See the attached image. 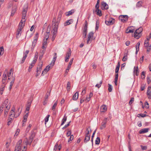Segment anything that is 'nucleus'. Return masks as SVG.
I'll return each mask as SVG.
<instances>
[{"label":"nucleus","mask_w":151,"mask_h":151,"mask_svg":"<svg viewBox=\"0 0 151 151\" xmlns=\"http://www.w3.org/2000/svg\"><path fill=\"white\" fill-rule=\"evenodd\" d=\"M149 129L148 128L142 129L139 131V133L140 134H144L147 132Z\"/></svg>","instance_id":"f3484780"},{"label":"nucleus","mask_w":151,"mask_h":151,"mask_svg":"<svg viewBox=\"0 0 151 151\" xmlns=\"http://www.w3.org/2000/svg\"><path fill=\"white\" fill-rule=\"evenodd\" d=\"M7 76H12V77H13V69L11 68L10 70V72H7Z\"/></svg>","instance_id":"a878e982"},{"label":"nucleus","mask_w":151,"mask_h":151,"mask_svg":"<svg viewBox=\"0 0 151 151\" xmlns=\"http://www.w3.org/2000/svg\"><path fill=\"white\" fill-rule=\"evenodd\" d=\"M57 101H56L55 102V103H54L52 107V110H54L55 109V108L57 105Z\"/></svg>","instance_id":"8fccbe9b"},{"label":"nucleus","mask_w":151,"mask_h":151,"mask_svg":"<svg viewBox=\"0 0 151 151\" xmlns=\"http://www.w3.org/2000/svg\"><path fill=\"white\" fill-rule=\"evenodd\" d=\"M90 135H86L84 139V142H88L90 139Z\"/></svg>","instance_id":"7c9ffc66"},{"label":"nucleus","mask_w":151,"mask_h":151,"mask_svg":"<svg viewBox=\"0 0 151 151\" xmlns=\"http://www.w3.org/2000/svg\"><path fill=\"white\" fill-rule=\"evenodd\" d=\"M95 12L96 13V14L97 15H99V16H101V10L99 9H96Z\"/></svg>","instance_id":"bb28decb"},{"label":"nucleus","mask_w":151,"mask_h":151,"mask_svg":"<svg viewBox=\"0 0 151 151\" xmlns=\"http://www.w3.org/2000/svg\"><path fill=\"white\" fill-rule=\"evenodd\" d=\"M147 94L148 98L149 99H151V87L150 86L148 88Z\"/></svg>","instance_id":"ddd939ff"},{"label":"nucleus","mask_w":151,"mask_h":151,"mask_svg":"<svg viewBox=\"0 0 151 151\" xmlns=\"http://www.w3.org/2000/svg\"><path fill=\"white\" fill-rule=\"evenodd\" d=\"M47 43V41L45 40V39H44L43 40L42 45V48L43 49H45L46 48V47L45 46Z\"/></svg>","instance_id":"c756f323"},{"label":"nucleus","mask_w":151,"mask_h":151,"mask_svg":"<svg viewBox=\"0 0 151 151\" xmlns=\"http://www.w3.org/2000/svg\"><path fill=\"white\" fill-rule=\"evenodd\" d=\"M87 27H84L83 31V34H85V36L86 35L87 33Z\"/></svg>","instance_id":"79ce46f5"},{"label":"nucleus","mask_w":151,"mask_h":151,"mask_svg":"<svg viewBox=\"0 0 151 151\" xmlns=\"http://www.w3.org/2000/svg\"><path fill=\"white\" fill-rule=\"evenodd\" d=\"M33 137H34V135L32 134L29 137L28 139L26 138V140L25 141H24V142L26 145H31V144L33 139Z\"/></svg>","instance_id":"7ed1b4c3"},{"label":"nucleus","mask_w":151,"mask_h":151,"mask_svg":"<svg viewBox=\"0 0 151 151\" xmlns=\"http://www.w3.org/2000/svg\"><path fill=\"white\" fill-rule=\"evenodd\" d=\"M28 6L26 5L23 9L22 13V19H24V21H26L25 17L27 15V11Z\"/></svg>","instance_id":"20e7f679"},{"label":"nucleus","mask_w":151,"mask_h":151,"mask_svg":"<svg viewBox=\"0 0 151 151\" xmlns=\"http://www.w3.org/2000/svg\"><path fill=\"white\" fill-rule=\"evenodd\" d=\"M40 73H41L40 71L39 70H38V69H37L36 73V75H35L36 77H37L39 76V74H40Z\"/></svg>","instance_id":"e2e57ef3"},{"label":"nucleus","mask_w":151,"mask_h":151,"mask_svg":"<svg viewBox=\"0 0 151 151\" xmlns=\"http://www.w3.org/2000/svg\"><path fill=\"white\" fill-rule=\"evenodd\" d=\"M15 80V76H14L12 78V81L10 83V85L9 88V90H10L12 88V87L14 83V82Z\"/></svg>","instance_id":"dca6fc26"},{"label":"nucleus","mask_w":151,"mask_h":151,"mask_svg":"<svg viewBox=\"0 0 151 151\" xmlns=\"http://www.w3.org/2000/svg\"><path fill=\"white\" fill-rule=\"evenodd\" d=\"M100 142V139L99 137H97L95 141V144L96 145H99Z\"/></svg>","instance_id":"ea45409f"},{"label":"nucleus","mask_w":151,"mask_h":151,"mask_svg":"<svg viewBox=\"0 0 151 151\" xmlns=\"http://www.w3.org/2000/svg\"><path fill=\"white\" fill-rule=\"evenodd\" d=\"M128 30V29H126V32L127 33H133L134 32V31L133 29H129L128 32H127V31Z\"/></svg>","instance_id":"864d4df0"},{"label":"nucleus","mask_w":151,"mask_h":151,"mask_svg":"<svg viewBox=\"0 0 151 151\" xmlns=\"http://www.w3.org/2000/svg\"><path fill=\"white\" fill-rule=\"evenodd\" d=\"M4 52V49L3 47H0V56L3 54Z\"/></svg>","instance_id":"49530a36"},{"label":"nucleus","mask_w":151,"mask_h":151,"mask_svg":"<svg viewBox=\"0 0 151 151\" xmlns=\"http://www.w3.org/2000/svg\"><path fill=\"white\" fill-rule=\"evenodd\" d=\"M50 116L49 114L44 119L45 121V124H46V123L49 120V118Z\"/></svg>","instance_id":"a18cd8bd"},{"label":"nucleus","mask_w":151,"mask_h":151,"mask_svg":"<svg viewBox=\"0 0 151 151\" xmlns=\"http://www.w3.org/2000/svg\"><path fill=\"white\" fill-rule=\"evenodd\" d=\"M20 107H19L18 108V111H16V113L17 114V112L18 115H16V116H15V117H17V116H19V115L20 114V113L21 112V111H22V110H21L19 111V110H20Z\"/></svg>","instance_id":"37998d69"},{"label":"nucleus","mask_w":151,"mask_h":151,"mask_svg":"<svg viewBox=\"0 0 151 151\" xmlns=\"http://www.w3.org/2000/svg\"><path fill=\"white\" fill-rule=\"evenodd\" d=\"M93 34L94 33L93 32H91L89 33L88 35V39L87 41V44H88L90 42V43L91 42V40H92V37H93Z\"/></svg>","instance_id":"0eeeda50"},{"label":"nucleus","mask_w":151,"mask_h":151,"mask_svg":"<svg viewBox=\"0 0 151 151\" xmlns=\"http://www.w3.org/2000/svg\"><path fill=\"white\" fill-rule=\"evenodd\" d=\"M91 132V129H90V131H89V130H88V128H87L86 129V135H90V133Z\"/></svg>","instance_id":"5fc2aeb1"},{"label":"nucleus","mask_w":151,"mask_h":151,"mask_svg":"<svg viewBox=\"0 0 151 151\" xmlns=\"http://www.w3.org/2000/svg\"><path fill=\"white\" fill-rule=\"evenodd\" d=\"M7 75L6 74L4 73L3 75L2 79L6 80Z\"/></svg>","instance_id":"774afa93"},{"label":"nucleus","mask_w":151,"mask_h":151,"mask_svg":"<svg viewBox=\"0 0 151 151\" xmlns=\"http://www.w3.org/2000/svg\"><path fill=\"white\" fill-rule=\"evenodd\" d=\"M140 43L139 42H138L136 45V54H137V53L139 51V46L140 45Z\"/></svg>","instance_id":"4be33fe9"},{"label":"nucleus","mask_w":151,"mask_h":151,"mask_svg":"<svg viewBox=\"0 0 151 151\" xmlns=\"http://www.w3.org/2000/svg\"><path fill=\"white\" fill-rule=\"evenodd\" d=\"M149 40V39L148 38H147V40H146L145 41L144 45L145 47H147L149 46V44L148 42Z\"/></svg>","instance_id":"f704fd0d"},{"label":"nucleus","mask_w":151,"mask_h":151,"mask_svg":"<svg viewBox=\"0 0 151 151\" xmlns=\"http://www.w3.org/2000/svg\"><path fill=\"white\" fill-rule=\"evenodd\" d=\"M145 72L144 71H143L142 73V74L141 75V77L142 79H144L145 78Z\"/></svg>","instance_id":"bf43d9fd"},{"label":"nucleus","mask_w":151,"mask_h":151,"mask_svg":"<svg viewBox=\"0 0 151 151\" xmlns=\"http://www.w3.org/2000/svg\"><path fill=\"white\" fill-rule=\"evenodd\" d=\"M12 118H10L9 117L8 120V122H7V125H9L11 123H12Z\"/></svg>","instance_id":"c03bdc74"},{"label":"nucleus","mask_w":151,"mask_h":151,"mask_svg":"<svg viewBox=\"0 0 151 151\" xmlns=\"http://www.w3.org/2000/svg\"><path fill=\"white\" fill-rule=\"evenodd\" d=\"M127 54L126 53V54H124V56L123 57L122 60L123 61H126L127 60Z\"/></svg>","instance_id":"a19ab883"},{"label":"nucleus","mask_w":151,"mask_h":151,"mask_svg":"<svg viewBox=\"0 0 151 151\" xmlns=\"http://www.w3.org/2000/svg\"><path fill=\"white\" fill-rule=\"evenodd\" d=\"M102 83V81H100L99 84H97L95 86L96 87H97L98 88H99L101 87V85Z\"/></svg>","instance_id":"680f3d73"},{"label":"nucleus","mask_w":151,"mask_h":151,"mask_svg":"<svg viewBox=\"0 0 151 151\" xmlns=\"http://www.w3.org/2000/svg\"><path fill=\"white\" fill-rule=\"evenodd\" d=\"M42 61H40L39 63V65L37 66V69H38V70H39L41 71L42 69Z\"/></svg>","instance_id":"6ab92c4d"},{"label":"nucleus","mask_w":151,"mask_h":151,"mask_svg":"<svg viewBox=\"0 0 151 151\" xmlns=\"http://www.w3.org/2000/svg\"><path fill=\"white\" fill-rule=\"evenodd\" d=\"M27 56V55H24L23 57L22 58V59L21 62V63H23L24 61L26 58Z\"/></svg>","instance_id":"4d7b16f0"},{"label":"nucleus","mask_w":151,"mask_h":151,"mask_svg":"<svg viewBox=\"0 0 151 151\" xmlns=\"http://www.w3.org/2000/svg\"><path fill=\"white\" fill-rule=\"evenodd\" d=\"M24 21V19H22L19 24V27H24L25 25V22Z\"/></svg>","instance_id":"393cba45"},{"label":"nucleus","mask_w":151,"mask_h":151,"mask_svg":"<svg viewBox=\"0 0 151 151\" xmlns=\"http://www.w3.org/2000/svg\"><path fill=\"white\" fill-rule=\"evenodd\" d=\"M134 101V98L133 97L132 98L129 102V104L131 105Z\"/></svg>","instance_id":"6e6d98bb"},{"label":"nucleus","mask_w":151,"mask_h":151,"mask_svg":"<svg viewBox=\"0 0 151 151\" xmlns=\"http://www.w3.org/2000/svg\"><path fill=\"white\" fill-rule=\"evenodd\" d=\"M22 140H19L17 142L16 147H17V151H23V150L21 151V146L22 143Z\"/></svg>","instance_id":"6e6552de"},{"label":"nucleus","mask_w":151,"mask_h":151,"mask_svg":"<svg viewBox=\"0 0 151 151\" xmlns=\"http://www.w3.org/2000/svg\"><path fill=\"white\" fill-rule=\"evenodd\" d=\"M107 118H105L101 123V126L100 127L101 129H102L105 127L106 124L107 122Z\"/></svg>","instance_id":"f8f14e48"},{"label":"nucleus","mask_w":151,"mask_h":151,"mask_svg":"<svg viewBox=\"0 0 151 151\" xmlns=\"http://www.w3.org/2000/svg\"><path fill=\"white\" fill-rule=\"evenodd\" d=\"M57 20L55 18H54L52 20V30L51 31L52 35V40L53 41L55 40L56 34L57 33L58 24L56 25Z\"/></svg>","instance_id":"f257e3e1"},{"label":"nucleus","mask_w":151,"mask_h":151,"mask_svg":"<svg viewBox=\"0 0 151 151\" xmlns=\"http://www.w3.org/2000/svg\"><path fill=\"white\" fill-rule=\"evenodd\" d=\"M32 101V100L29 101V100L28 101L27 104L26 106V111H29L30 108Z\"/></svg>","instance_id":"4468645a"},{"label":"nucleus","mask_w":151,"mask_h":151,"mask_svg":"<svg viewBox=\"0 0 151 151\" xmlns=\"http://www.w3.org/2000/svg\"><path fill=\"white\" fill-rule=\"evenodd\" d=\"M5 85H2L0 88V94L2 95L3 94V91L4 90Z\"/></svg>","instance_id":"473e14b6"},{"label":"nucleus","mask_w":151,"mask_h":151,"mask_svg":"<svg viewBox=\"0 0 151 151\" xmlns=\"http://www.w3.org/2000/svg\"><path fill=\"white\" fill-rule=\"evenodd\" d=\"M73 22V19H70L66 21L64 24L65 26H66L68 25L72 24Z\"/></svg>","instance_id":"a211bd4d"},{"label":"nucleus","mask_w":151,"mask_h":151,"mask_svg":"<svg viewBox=\"0 0 151 151\" xmlns=\"http://www.w3.org/2000/svg\"><path fill=\"white\" fill-rule=\"evenodd\" d=\"M62 16V12H59L56 24H58L60 21L61 18Z\"/></svg>","instance_id":"2eb2a0df"},{"label":"nucleus","mask_w":151,"mask_h":151,"mask_svg":"<svg viewBox=\"0 0 151 151\" xmlns=\"http://www.w3.org/2000/svg\"><path fill=\"white\" fill-rule=\"evenodd\" d=\"M75 10L74 9H72L68 12L65 13V15L67 16H68L73 14L75 12Z\"/></svg>","instance_id":"412c9836"},{"label":"nucleus","mask_w":151,"mask_h":151,"mask_svg":"<svg viewBox=\"0 0 151 151\" xmlns=\"http://www.w3.org/2000/svg\"><path fill=\"white\" fill-rule=\"evenodd\" d=\"M99 22H98V21H97L96 22V27H95L96 30H98L99 27Z\"/></svg>","instance_id":"3c124183"},{"label":"nucleus","mask_w":151,"mask_h":151,"mask_svg":"<svg viewBox=\"0 0 151 151\" xmlns=\"http://www.w3.org/2000/svg\"><path fill=\"white\" fill-rule=\"evenodd\" d=\"M120 67L119 62H118L117 65L116 66L115 69V77L118 78V71Z\"/></svg>","instance_id":"9b49d317"},{"label":"nucleus","mask_w":151,"mask_h":151,"mask_svg":"<svg viewBox=\"0 0 151 151\" xmlns=\"http://www.w3.org/2000/svg\"><path fill=\"white\" fill-rule=\"evenodd\" d=\"M50 66L49 65L47 66L46 68L44 69V71L45 72V73H46L50 70Z\"/></svg>","instance_id":"58836bf2"},{"label":"nucleus","mask_w":151,"mask_h":151,"mask_svg":"<svg viewBox=\"0 0 151 151\" xmlns=\"http://www.w3.org/2000/svg\"><path fill=\"white\" fill-rule=\"evenodd\" d=\"M49 35L50 33H46L45 34L44 39H45V40H47L49 37Z\"/></svg>","instance_id":"c9c22d12"},{"label":"nucleus","mask_w":151,"mask_h":151,"mask_svg":"<svg viewBox=\"0 0 151 151\" xmlns=\"http://www.w3.org/2000/svg\"><path fill=\"white\" fill-rule=\"evenodd\" d=\"M73 58H72L70 60V62H69V64L68 65V66L67 68V70H69L70 69V68L71 67V66L72 65L73 62Z\"/></svg>","instance_id":"5701e85b"},{"label":"nucleus","mask_w":151,"mask_h":151,"mask_svg":"<svg viewBox=\"0 0 151 151\" xmlns=\"http://www.w3.org/2000/svg\"><path fill=\"white\" fill-rule=\"evenodd\" d=\"M10 108V105H6L5 109V110L7 111V112L8 111V110Z\"/></svg>","instance_id":"69168bd1"},{"label":"nucleus","mask_w":151,"mask_h":151,"mask_svg":"<svg viewBox=\"0 0 151 151\" xmlns=\"http://www.w3.org/2000/svg\"><path fill=\"white\" fill-rule=\"evenodd\" d=\"M14 109H12L10 112V114L9 115L10 116L13 117L14 116H16V114H15V112L14 111Z\"/></svg>","instance_id":"cd10ccee"},{"label":"nucleus","mask_w":151,"mask_h":151,"mask_svg":"<svg viewBox=\"0 0 151 151\" xmlns=\"http://www.w3.org/2000/svg\"><path fill=\"white\" fill-rule=\"evenodd\" d=\"M71 52L70 49L67 52L65 58H68V59H69L70 56L71 55Z\"/></svg>","instance_id":"b1692460"},{"label":"nucleus","mask_w":151,"mask_h":151,"mask_svg":"<svg viewBox=\"0 0 151 151\" xmlns=\"http://www.w3.org/2000/svg\"><path fill=\"white\" fill-rule=\"evenodd\" d=\"M8 101V99H6L4 101V103H3L1 106L0 107V113H1L3 111V109L6 107L7 103Z\"/></svg>","instance_id":"1a4fd4ad"},{"label":"nucleus","mask_w":151,"mask_h":151,"mask_svg":"<svg viewBox=\"0 0 151 151\" xmlns=\"http://www.w3.org/2000/svg\"><path fill=\"white\" fill-rule=\"evenodd\" d=\"M143 30V28L142 27H139L137 29L134 33V37L137 39H138L142 36L141 32Z\"/></svg>","instance_id":"f03ea898"},{"label":"nucleus","mask_w":151,"mask_h":151,"mask_svg":"<svg viewBox=\"0 0 151 151\" xmlns=\"http://www.w3.org/2000/svg\"><path fill=\"white\" fill-rule=\"evenodd\" d=\"M101 8L102 10H107L109 9V6L106 2L103 1L101 3Z\"/></svg>","instance_id":"423d86ee"},{"label":"nucleus","mask_w":151,"mask_h":151,"mask_svg":"<svg viewBox=\"0 0 151 151\" xmlns=\"http://www.w3.org/2000/svg\"><path fill=\"white\" fill-rule=\"evenodd\" d=\"M67 117L66 116H64L62 121V123L61 124V126L63 125L66 121L67 120Z\"/></svg>","instance_id":"72a5a7b5"},{"label":"nucleus","mask_w":151,"mask_h":151,"mask_svg":"<svg viewBox=\"0 0 151 151\" xmlns=\"http://www.w3.org/2000/svg\"><path fill=\"white\" fill-rule=\"evenodd\" d=\"M70 82H68L67 85V90H69V89H70Z\"/></svg>","instance_id":"09e8293b"},{"label":"nucleus","mask_w":151,"mask_h":151,"mask_svg":"<svg viewBox=\"0 0 151 151\" xmlns=\"http://www.w3.org/2000/svg\"><path fill=\"white\" fill-rule=\"evenodd\" d=\"M38 38V35L37 34H36V35H35V38L34 40V42H36L37 41V39Z\"/></svg>","instance_id":"13d9d810"},{"label":"nucleus","mask_w":151,"mask_h":151,"mask_svg":"<svg viewBox=\"0 0 151 151\" xmlns=\"http://www.w3.org/2000/svg\"><path fill=\"white\" fill-rule=\"evenodd\" d=\"M73 137H74L73 135H71L70 136V137L68 141V142H69L70 141H72L73 139Z\"/></svg>","instance_id":"0e129e2a"},{"label":"nucleus","mask_w":151,"mask_h":151,"mask_svg":"<svg viewBox=\"0 0 151 151\" xmlns=\"http://www.w3.org/2000/svg\"><path fill=\"white\" fill-rule=\"evenodd\" d=\"M134 72H135V75L137 76L139 74L138 68L137 66L134 67Z\"/></svg>","instance_id":"c85d7f7f"},{"label":"nucleus","mask_w":151,"mask_h":151,"mask_svg":"<svg viewBox=\"0 0 151 151\" xmlns=\"http://www.w3.org/2000/svg\"><path fill=\"white\" fill-rule=\"evenodd\" d=\"M108 91L109 92H111L112 91V87L111 85L109 84H108Z\"/></svg>","instance_id":"603ef678"},{"label":"nucleus","mask_w":151,"mask_h":151,"mask_svg":"<svg viewBox=\"0 0 151 151\" xmlns=\"http://www.w3.org/2000/svg\"><path fill=\"white\" fill-rule=\"evenodd\" d=\"M115 19L113 18H110L108 21H105V23L107 25L113 24L114 22Z\"/></svg>","instance_id":"9d476101"},{"label":"nucleus","mask_w":151,"mask_h":151,"mask_svg":"<svg viewBox=\"0 0 151 151\" xmlns=\"http://www.w3.org/2000/svg\"><path fill=\"white\" fill-rule=\"evenodd\" d=\"M58 146V143H56L55 146H54V149H53L54 151H56V150L57 149Z\"/></svg>","instance_id":"338daca9"},{"label":"nucleus","mask_w":151,"mask_h":151,"mask_svg":"<svg viewBox=\"0 0 151 151\" xmlns=\"http://www.w3.org/2000/svg\"><path fill=\"white\" fill-rule=\"evenodd\" d=\"M128 16L127 15H120L119 16V19L123 23L126 22L128 20Z\"/></svg>","instance_id":"39448f33"},{"label":"nucleus","mask_w":151,"mask_h":151,"mask_svg":"<svg viewBox=\"0 0 151 151\" xmlns=\"http://www.w3.org/2000/svg\"><path fill=\"white\" fill-rule=\"evenodd\" d=\"M78 97V92H76L73 95V100L76 101V100Z\"/></svg>","instance_id":"aec40b11"},{"label":"nucleus","mask_w":151,"mask_h":151,"mask_svg":"<svg viewBox=\"0 0 151 151\" xmlns=\"http://www.w3.org/2000/svg\"><path fill=\"white\" fill-rule=\"evenodd\" d=\"M101 109H102V112H104L105 111L107 110V108L106 106L102 105L101 107Z\"/></svg>","instance_id":"e433bc0d"},{"label":"nucleus","mask_w":151,"mask_h":151,"mask_svg":"<svg viewBox=\"0 0 151 151\" xmlns=\"http://www.w3.org/2000/svg\"><path fill=\"white\" fill-rule=\"evenodd\" d=\"M22 32H19V31H18L17 30V32L16 35V38L17 39H18L19 37L21 35V34Z\"/></svg>","instance_id":"4c0bfd02"},{"label":"nucleus","mask_w":151,"mask_h":151,"mask_svg":"<svg viewBox=\"0 0 151 151\" xmlns=\"http://www.w3.org/2000/svg\"><path fill=\"white\" fill-rule=\"evenodd\" d=\"M34 65H33V64H30L29 66V69L28 70V71L29 72H30L31 71L32 68Z\"/></svg>","instance_id":"052dcab7"},{"label":"nucleus","mask_w":151,"mask_h":151,"mask_svg":"<svg viewBox=\"0 0 151 151\" xmlns=\"http://www.w3.org/2000/svg\"><path fill=\"white\" fill-rule=\"evenodd\" d=\"M142 1H139L137 3L136 6L137 7H140L142 6Z\"/></svg>","instance_id":"2f4dec72"},{"label":"nucleus","mask_w":151,"mask_h":151,"mask_svg":"<svg viewBox=\"0 0 151 151\" xmlns=\"http://www.w3.org/2000/svg\"><path fill=\"white\" fill-rule=\"evenodd\" d=\"M147 83L149 84L151 82V77L149 76H147Z\"/></svg>","instance_id":"de8ad7c7"}]
</instances>
